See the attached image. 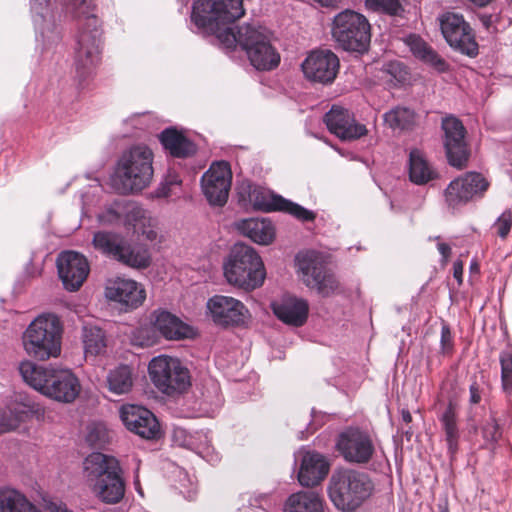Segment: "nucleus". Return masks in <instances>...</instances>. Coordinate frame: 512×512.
I'll use <instances>...</instances> for the list:
<instances>
[{
    "instance_id": "f257e3e1",
    "label": "nucleus",
    "mask_w": 512,
    "mask_h": 512,
    "mask_svg": "<svg viewBox=\"0 0 512 512\" xmlns=\"http://www.w3.org/2000/svg\"><path fill=\"white\" fill-rule=\"evenodd\" d=\"M244 13L243 0H194L191 20L199 34L215 36L226 48L239 44L255 69H275L280 63V54L271 44L265 28L245 25L235 32L230 26Z\"/></svg>"
},
{
    "instance_id": "f03ea898",
    "label": "nucleus",
    "mask_w": 512,
    "mask_h": 512,
    "mask_svg": "<svg viewBox=\"0 0 512 512\" xmlns=\"http://www.w3.org/2000/svg\"><path fill=\"white\" fill-rule=\"evenodd\" d=\"M83 475L95 496L106 504H117L125 495L123 469L118 459L93 452L83 462Z\"/></svg>"
},
{
    "instance_id": "7ed1b4c3",
    "label": "nucleus",
    "mask_w": 512,
    "mask_h": 512,
    "mask_svg": "<svg viewBox=\"0 0 512 512\" xmlns=\"http://www.w3.org/2000/svg\"><path fill=\"white\" fill-rule=\"evenodd\" d=\"M94 0H69L67 9L76 18H84L80 24L75 69L82 80L88 77L100 61L101 35L98 18L91 13Z\"/></svg>"
},
{
    "instance_id": "20e7f679",
    "label": "nucleus",
    "mask_w": 512,
    "mask_h": 512,
    "mask_svg": "<svg viewBox=\"0 0 512 512\" xmlns=\"http://www.w3.org/2000/svg\"><path fill=\"white\" fill-rule=\"evenodd\" d=\"M19 372L27 384L55 401L71 403L80 393L79 380L70 369L24 361Z\"/></svg>"
},
{
    "instance_id": "39448f33",
    "label": "nucleus",
    "mask_w": 512,
    "mask_h": 512,
    "mask_svg": "<svg viewBox=\"0 0 512 512\" xmlns=\"http://www.w3.org/2000/svg\"><path fill=\"white\" fill-rule=\"evenodd\" d=\"M153 152L146 145H134L120 156L112 178L114 188L120 194L140 192L153 179Z\"/></svg>"
},
{
    "instance_id": "423d86ee",
    "label": "nucleus",
    "mask_w": 512,
    "mask_h": 512,
    "mask_svg": "<svg viewBox=\"0 0 512 512\" xmlns=\"http://www.w3.org/2000/svg\"><path fill=\"white\" fill-rule=\"evenodd\" d=\"M373 491L374 483L370 476L350 468L335 470L327 487L329 499L342 512H355L370 498Z\"/></svg>"
},
{
    "instance_id": "0eeeda50",
    "label": "nucleus",
    "mask_w": 512,
    "mask_h": 512,
    "mask_svg": "<svg viewBox=\"0 0 512 512\" xmlns=\"http://www.w3.org/2000/svg\"><path fill=\"white\" fill-rule=\"evenodd\" d=\"M63 325L58 316L42 314L23 333V347L32 358L45 361L61 354Z\"/></svg>"
},
{
    "instance_id": "6e6552de",
    "label": "nucleus",
    "mask_w": 512,
    "mask_h": 512,
    "mask_svg": "<svg viewBox=\"0 0 512 512\" xmlns=\"http://www.w3.org/2000/svg\"><path fill=\"white\" fill-rule=\"evenodd\" d=\"M92 245L106 258L132 269H146L151 264L149 249L143 244L133 243L119 232L97 231L93 235Z\"/></svg>"
},
{
    "instance_id": "1a4fd4ad",
    "label": "nucleus",
    "mask_w": 512,
    "mask_h": 512,
    "mask_svg": "<svg viewBox=\"0 0 512 512\" xmlns=\"http://www.w3.org/2000/svg\"><path fill=\"white\" fill-rule=\"evenodd\" d=\"M223 269L229 284L248 291L260 287L266 276L261 257L243 243H236L232 247Z\"/></svg>"
},
{
    "instance_id": "9d476101",
    "label": "nucleus",
    "mask_w": 512,
    "mask_h": 512,
    "mask_svg": "<svg viewBox=\"0 0 512 512\" xmlns=\"http://www.w3.org/2000/svg\"><path fill=\"white\" fill-rule=\"evenodd\" d=\"M370 30V24L364 15L345 10L334 17L331 33L343 50L363 54L370 46Z\"/></svg>"
},
{
    "instance_id": "9b49d317",
    "label": "nucleus",
    "mask_w": 512,
    "mask_h": 512,
    "mask_svg": "<svg viewBox=\"0 0 512 512\" xmlns=\"http://www.w3.org/2000/svg\"><path fill=\"white\" fill-rule=\"evenodd\" d=\"M296 262L303 283L322 297H329L340 288L335 274L328 268L325 257L315 250L299 252Z\"/></svg>"
},
{
    "instance_id": "f8f14e48",
    "label": "nucleus",
    "mask_w": 512,
    "mask_h": 512,
    "mask_svg": "<svg viewBox=\"0 0 512 512\" xmlns=\"http://www.w3.org/2000/svg\"><path fill=\"white\" fill-rule=\"evenodd\" d=\"M148 370L154 385L167 395L183 392L191 384L189 370L175 357H155L150 361Z\"/></svg>"
},
{
    "instance_id": "ddd939ff",
    "label": "nucleus",
    "mask_w": 512,
    "mask_h": 512,
    "mask_svg": "<svg viewBox=\"0 0 512 512\" xmlns=\"http://www.w3.org/2000/svg\"><path fill=\"white\" fill-rule=\"evenodd\" d=\"M335 448L345 462L355 465L369 463L375 454L371 434L358 427H348L337 436Z\"/></svg>"
},
{
    "instance_id": "4468645a",
    "label": "nucleus",
    "mask_w": 512,
    "mask_h": 512,
    "mask_svg": "<svg viewBox=\"0 0 512 512\" xmlns=\"http://www.w3.org/2000/svg\"><path fill=\"white\" fill-rule=\"evenodd\" d=\"M443 37L451 48L469 57L478 54V44L469 23L461 14L445 12L438 17Z\"/></svg>"
},
{
    "instance_id": "2eb2a0df",
    "label": "nucleus",
    "mask_w": 512,
    "mask_h": 512,
    "mask_svg": "<svg viewBox=\"0 0 512 512\" xmlns=\"http://www.w3.org/2000/svg\"><path fill=\"white\" fill-rule=\"evenodd\" d=\"M248 198L254 208L258 210L285 212L302 222L314 221L316 218L313 211L280 195L270 193L262 187L248 185Z\"/></svg>"
},
{
    "instance_id": "dca6fc26",
    "label": "nucleus",
    "mask_w": 512,
    "mask_h": 512,
    "mask_svg": "<svg viewBox=\"0 0 512 512\" xmlns=\"http://www.w3.org/2000/svg\"><path fill=\"white\" fill-rule=\"evenodd\" d=\"M489 187V182L476 172H469L450 182L444 196L450 208H458L476 197H482Z\"/></svg>"
},
{
    "instance_id": "f3484780",
    "label": "nucleus",
    "mask_w": 512,
    "mask_h": 512,
    "mask_svg": "<svg viewBox=\"0 0 512 512\" xmlns=\"http://www.w3.org/2000/svg\"><path fill=\"white\" fill-rule=\"evenodd\" d=\"M232 172L228 162L213 163L201 178L202 191L212 205L223 206L228 199Z\"/></svg>"
},
{
    "instance_id": "a211bd4d",
    "label": "nucleus",
    "mask_w": 512,
    "mask_h": 512,
    "mask_svg": "<svg viewBox=\"0 0 512 512\" xmlns=\"http://www.w3.org/2000/svg\"><path fill=\"white\" fill-rule=\"evenodd\" d=\"M442 129L448 163L458 169L464 168L469 158L464 125L456 117L449 116L442 120Z\"/></svg>"
},
{
    "instance_id": "6ab92c4d",
    "label": "nucleus",
    "mask_w": 512,
    "mask_h": 512,
    "mask_svg": "<svg viewBox=\"0 0 512 512\" xmlns=\"http://www.w3.org/2000/svg\"><path fill=\"white\" fill-rule=\"evenodd\" d=\"M301 67L310 82L329 85L338 74L340 62L330 50H314L308 54Z\"/></svg>"
},
{
    "instance_id": "aec40b11",
    "label": "nucleus",
    "mask_w": 512,
    "mask_h": 512,
    "mask_svg": "<svg viewBox=\"0 0 512 512\" xmlns=\"http://www.w3.org/2000/svg\"><path fill=\"white\" fill-rule=\"evenodd\" d=\"M213 322L221 327L240 326L245 323L248 310L245 305L230 296L214 295L206 304Z\"/></svg>"
},
{
    "instance_id": "412c9836",
    "label": "nucleus",
    "mask_w": 512,
    "mask_h": 512,
    "mask_svg": "<svg viewBox=\"0 0 512 512\" xmlns=\"http://www.w3.org/2000/svg\"><path fill=\"white\" fill-rule=\"evenodd\" d=\"M57 269L64 287L69 291L78 290L89 274L87 259L75 251H63L57 257Z\"/></svg>"
},
{
    "instance_id": "4be33fe9",
    "label": "nucleus",
    "mask_w": 512,
    "mask_h": 512,
    "mask_svg": "<svg viewBox=\"0 0 512 512\" xmlns=\"http://www.w3.org/2000/svg\"><path fill=\"white\" fill-rule=\"evenodd\" d=\"M121 419L128 430L144 439H156L160 435V425L157 418L151 411L142 406H122Z\"/></svg>"
},
{
    "instance_id": "5701e85b",
    "label": "nucleus",
    "mask_w": 512,
    "mask_h": 512,
    "mask_svg": "<svg viewBox=\"0 0 512 512\" xmlns=\"http://www.w3.org/2000/svg\"><path fill=\"white\" fill-rule=\"evenodd\" d=\"M324 122L328 130L341 140H356L367 134L365 125L357 123L349 110L333 105L325 114Z\"/></svg>"
},
{
    "instance_id": "b1692460",
    "label": "nucleus",
    "mask_w": 512,
    "mask_h": 512,
    "mask_svg": "<svg viewBox=\"0 0 512 512\" xmlns=\"http://www.w3.org/2000/svg\"><path fill=\"white\" fill-rule=\"evenodd\" d=\"M108 300L119 303L125 310L135 309L145 300V290L134 280L116 278L108 280L105 287Z\"/></svg>"
},
{
    "instance_id": "393cba45",
    "label": "nucleus",
    "mask_w": 512,
    "mask_h": 512,
    "mask_svg": "<svg viewBox=\"0 0 512 512\" xmlns=\"http://www.w3.org/2000/svg\"><path fill=\"white\" fill-rule=\"evenodd\" d=\"M154 327L167 340L180 341L196 335L192 326L166 310L155 312Z\"/></svg>"
},
{
    "instance_id": "a878e982",
    "label": "nucleus",
    "mask_w": 512,
    "mask_h": 512,
    "mask_svg": "<svg viewBox=\"0 0 512 512\" xmlns=\"http://www.w3.org/2000/svg\"><path fill=\"white\" fill-rule=\"evenodd\" d=\"M328 472L329 463L323 455L315 452H307L303 455L301 461L298 481L304 487H313L318 485L326 477Z\"/></svg>"
},
{
    "instance_id": "bb28decb",
    "label": "nucleus",
    "mask_w": 512,
    "mask_h": 512,
    "mask_svg": "<svg viewBox=\"0 0 512 512\" xmlns=\"http://www.w3.org/2000/svg\"><path fill=\"white\" fill-rule=\"evenodd\" d=\"M272 309L283 323L300 327L308 318L309 305L306 300L288 297L273 303Z\"/></svg>"
},
{
    "instance_id": "cd10ccee",
    "label": "nucleus",
    "mask_w": 512,
    "mask_h": 512,
    "mask_svg": "<svg viewBox=\"0 0 512 512\" xmlns=\"http://www.w3.org/2000/svg\"><path fill=\"white\" fill-rule=\"evenodd\" d=\"M415 58L438 72H446L449 64L419 35L410 34L404 39Z\"/></svg>"
},
{
    "instance_id": "c85d7f7f",
    "label": "nucleus",
    "mask_w": 512,
    "mask_h": 512,
    "mask_svg": "<svg viewBox=\"0 0 512 512\" xmlns=\"http://www.w3.org/2000/svg\"><path fill=\"white\" fill-rule=\"evenodd\" d=\"M415 58L438 72H446L449 64L419 35L410 34L404 39Z\"/></svg>"
},
{
    "instance_id": "c756f323",
    "label": "nucleus",
    "mask_w": 512,
    "mask_h": 512,
    "mask_svg": "<svg viewBox=\"0 0 512 512\" xmlns=\"http://www.w3.org/2000/svg\"><path fill=\"white\" fill-rule=\"evenodd\" d=\"M415 58L438 72H446L449 64L419 35L410 34L404 39Z\"/></svg>"
},
{
    "instance_id": "7c9ffc66",
    "label": "nucleus",
    "mask_w": 512,
    "mask_h": 512,
    "mask_svg": "<svg viewBox=\"0 0 512 512\" xmlns=\"http://www.w3.org/2000/svg\"><path fill=\"white\" fill-rule=\"evenodd\" d=\"M159 140L166 151L173 157L187 158L196 153V145L175 128H166L159 135Z\"/></svg>"
},
{
    "instance_id": "2f4dec72",
    "label": "nucleus",
    "mask_w": 512,
    "mask_h": 512,
    "mask_svg": "<svg viewBox=\"0 0 512 512\" xmlns=\"http://www.w3.org/2000/svg\"><path fill=\"white\" fill-rule=\"evenodd\" d=\"M125 224L132 226L134 231L141 233L148 240H155L157 232L150 228L151 217L147 210L137 203H129L124 208Z\"/></svg>"
},
{
    "instance_id": "473e14b6",
    "label": "nucleus",
    "mask_w": 512,
    "mask_h": 512,
    "mask_svg": "<svg viewBox=\"0 0 512 512\" xmlns=\"http://www.w3.org/2000/svg\"><path fill=\"white\" fill-rule=\"evenodd\" d=\"M238 229L252 241L267 245L275 237L272 223L266 219H244L238 223Z\"/></svg>"
},
{
    "instance_id": "72a5a7b5",
    "label": "nucleus",
    "mask_w": 512,
    "mask_h": 512,
    "mask_svg": "<svg viewBox=\"0 0 512 512\" xmlns=\"http://www.w3.org/2000/svg\"><path fill=\"white\" fill-rule=\"evenodd\" d=\"M409 179L416 185H425L438 178V173L425 159L418 149L411 150L409 154Z\"/></svg>"
},
{
    "instance_id": "f704fd0d",
    "label": "nucleus",
    "mask_w": 512,
    "mask_h": 512,
    "mask_svg": "<svg viewBox=\"0 0 512 512\" xmlns=\"http://www.w3.org/2000/svg\"><path fill=\"white\" fill-rule=\"evenodd\" d=\"M284 512H324L323 499L314 491H300L290 495Z\"/></svg>"
},
{
    "instance_id": "c9c22d12",
    "label": "nucleus",
    "mask_w": 512,
    "mask_h": 512,
    "mask_svg": "<svg viewBox=\"0 0 512 512\" xmlns=\"http://www.w3.org/2000/svg\"><path fill=\"white\" fill-rule=\"evenodd\" d=\"M133 369L129 365H119L107 375L108 389L117 395L128 393L133 386Z\"/></svg>"
},
{
    "instance_id": "e433bc0d",
    "label": "nucleus",
    "mask_w": 512,
    "mask_h": 512,
    "mask_svg": "<svg viewBox=\"0 0 512 512\" xmlns=\"http://www.w3.org/2000/svg\"><path fill=\"white\" fill-rule=\"evenodd\" d=\"M442 428L445 432L448 452L454 455L458 450L459 430L457 425V417L455 408L452 403L446 407L440 417Z\"/></svg>"
},
{
    "instance_id": "4c0bfd02",
    "label": "nucleus",
    "mask_w": 512,
    "mask_h": 512,
    "mask_svg": "<svg viewBox=\"0 0 512 512\" xmlns=\"http://www.w3.org/2000/svg\"><path fill=\"white\" fill-rule=\"evenodd\" d=\"M0 512H38L22 494L15 490L0 492Z\"/></svg>"
},
{
    "instance_id": "58836bf2",
    "label": "nucleus",
    "mask_w": 512,
    "mask_h": 512,
    "mask_svg": "<svg viewBox=\"0 0 512 512\" xmlns=\"http://www.w3.org/2000/svg\"><path fill=\"white\" fill-rule=\"evenodd\" d=\"M24 410L16 401H9L5 406H0V433L15 430L20 425Z\"/></svg>"
},
{
    "instance_id": "ea45409f",
    "label": "nucleus",
    "mask_w": 512,
    "mask_h": 512,
    "mask_svg": "<svg viewBox=\"0 0 512 512\" xmlns=\"http://www.w3.org/2000/svg\"><path fill=\"white\" fill-rule=\"evenodd\" d=\"M83 343L86 355H99L106 347L103 330L96 326H85L83 329Z\"/></svg>"
},
{
    "instance_id": "a19ab883",
    "label": "nucleus",
    "mask_w": 512,
    "mask_h": 512,
    "mask_svg": "<svg viewBox=\"0 0 512 512\" xmlns=\"http://www.w3.org/2000/svg\"><path fill=\"white\" fill-rule=\"evenodd\" d=\"M385 123L392 129L405 130L414 124V111L407 107L397 106L384 114Z\"/></svg>"
},
{
    "instance_id": "79ce46f5",
    "label": "nucleus",
    "mask_w": 512,
    "mask_h": 512,
    "mask_svg": "<svg viewBox=\"0 0 512 512\" xmlns=\"http://www.w3.org/2000/svg\"><path fill=\"white\" fill-rule=\"evenodd\" d=\"M381 71L383 79L394 87L404 84L409 77L406 66L400 61L385 63Z\"/></svg>"
},
{
    "instance_id": "37998d69",
    "label": "nucleus",
    "mask_w": 512,
    "mask_h": 512,
    "mask_svg": "<svg viewBox=\"0 0 512 512\" xmlns=\"http://www.w3.org/2000/svg\"><path fill=\"white\" fill-rule=\"evenodd\" d=\"M31 12L36 25L55 21L52 0H31Z\"/></svg>"
},
{
    "instance_id": "c03bdc74",
    "label": "nucleus",
    "mask_w": 512,
    "mask_h": 512,
    "mask_svg": "<svg viewBox=\"0 0 512 512\" xmlns=\"http://www.w3.org/2000/svg\"><path fill=\"white\" fill-rule=\"evenodd\" d=\"M181 184L182 180L178 173L169 170L164 178V181L161 182L159 187L156 189L155 194L159 198H168L173 195H177L178 190H180Z\"/></svg>"
},
{
    "instance_id": "a18cd8bd",
    "label": "nucleus",
    "mask_w": 512,
    "mask_h": 512,
    "mask_svg": "<svg viewBox=\"0 0 512 512\" xmlns=\"http://www.w3.org/2000/svg\"><path fill=\"white\" fill-rule=\"evenodd\" d=\"M501 365V384L508 401H512V356L510 353L502 352L500 354Z\"/></svg>"
},
{
    "instance_id": "49530a36",
    "label": "nucleus",
    "mask_w": 512,
    "mask_h": 512,
    "mask_svg": "<svg viewBox=\"0 0 512 512\" xmlns=\"http://www.w3.org/2000/svg\"><path fill=\"white\" fill-rule=\"evenodd\" d=\"M365 2L372 10L391 16H398L404 11L400 0H365Z\"/></svg>"
},
{
    "instance_id": "de8ad7c7",
    "label": "nucleus",
    "mask_w": 512,
    "mask_h": 512,
    "mask_svg": "<svg viewBox=\"0 0 512 512\" xmlns=\"http://www.w3.org/2000/svg\"><path fill=\"white\" fill-rule=\"evenodd\" d=\"M482 434L486 441L494 443L497 442L502 436V430L494 414L486 421L482 428Z\"/></svg>"
},
{
    "instance_id": "09e8293b",
    "label": "nucleus",
    "mask_w": 512,
    "mask_h": 512,
    "mask_svg": "<svg viewBox=\"0 0 512 512\" xmlns=\"http://www.w3.org/2000/svg\"><path fill=\"white\" fill-rule=\"evenodd\" d=\"M494 227L497 230V235L505 239L512 227V211L510 209L505 210L495 221Z\"/></svg>"
},
{
    "instance_id": "8fccbe9b",
    "label": "nucleus",
    "mask_w": 512,
    "mask_h": 512,
    "mask_svg": "<svg viewBox=\"0 0 512 512\" xmlns=\"http://www.w3.org/2000/svg\"><path fill=\"white\" fill-rule=\"evenodd\" d=\"M121 207L116 205V207H108L103 212L98 215V220L103 225H113L118 223L121 220L122 212Z\"/></svg>"
},
{
    "instance_id": "3c124183",
    "label": "nucleus",
    "mask_w": 512,
    "mask_h": 512,
    "mask_svg": "<svg viewBox=\"0 0 512 512\" xmlns=\"http://www.w3.org/2000/svg\"><path fill=\"white\" fill-rule=\"evenodd\" d=\"M173 440L179 446L189 448L191 450L199 449L195 446L193 437L187 433L185 429L176 428L173 431Z\"/></svg>"
},
{
    "instance_id": "603ef678",
    "label": "nucleus",
    "mask_w": 512,
    "mask_h": 512,
    "mask_svg": "<svg viewBox=\"0 0 512 512\" xmlns=\"http://www.w3.org/2000/svg\"><path fill=\"white\" fill-rule=\"evenodd\" d=\"M440 345L443 354H450L453 350V336L448 325L441 328Z\"/></svg>"
},
{
    "instance_id": "864d4df0",
    "label": "nucleus",
    "mask_w": 512,
    "mask_h": 512,
    "mask_svg": "<svg viewBox=\"0 0 512 512\" xmlns=\"http://www.w3.org/2000/svg\"><path fill=\"white\" fill-rule=\"evenodd\" d=\"M470 403L478 404L481 401V390L476 382L470 385Z\"/></svg>"
},
{
    "instance_id": "5fc2aeb1",
    "label": "nucleus",
    "mask_w": 512,
    "mask_h": 512,
    "mask_svg": "<svg viewBox=\"0 0 512 512\" xmlns=\"http://www.w3.org/2000/svg\"><path fill=\"white\" fill-rule=\"evenodd\" d=\"M453 276L457 280L458 284H462L463 281V262L457 260L453 263Z\"/></svg>"
},
{
    "instance_id": "6e6d98bb",
    "label": "nucleus",
    "mask_w": 512,
    "mask_h": 512,
    "mask_svg": "<svg viewBox=\"0 0 512 512\" xmlns=\"http://www.w3.org/2000/svg\"><path fill=\"white\" fill-rule=\"evenodd\" d=\"M437 248L443 259L446 261L451 254V247L446 243H438Z\"/></svg>"
},
{
    "instance_id": "4d7b16f0",
    "label": "nucleus",
    "mask_w": 512,
    "mask_h": 512,
    "mask_svg": "<svg viewBox=\"0 0 512 512\" xmlns=\"http://www.w3.org/2000/svg\"><path fill=\"white\" fill-rule=\"evenodd\" d=\"M469 2L473 3L474 5L478 7H485L489 3H491L493 0H468Z\"/></svg>"
},
{
    "instance_id": "13d9d810",
    "label": "nucleus",
    "mask_w": 512,
    "mask_h": 512,
    "mask_svg": "<svg viewBox=\"0 0 512 512\" xmlns=\"http://www.w3.org/2000/svg\"><path fill=\"white\" fill-rule=\"evenodd\" d=\"M401 416H402V420L405 422V423H410L412 421V416H411V413L408 411V410H402L401 412Z\"/></svg>"
},
{
    "instance_id": "bf43d9fd",
    "label": "nucleus",
    "mask_w": 512,
    "mask_h": 512,
    "mask_svg": "<svg viewBox=\"0 0 512 512\" xmlns=\"http://www.w3.org/2000/svg\"><path fill=\"white\" fill-rule=\"evenodd\" d=\"M88 440L89 441H94V431H90L89 434H88Z\"/></svg>"
},
{
    "instance_id": "052dcab7",
    "label": "nucleus",
    "mask_w": 512,
    "mask_h": 512,
    "mask_svg": "<svg viewBox=\"0 0 512 512\" xmlns=\"http://www.w3.org/2000/svg\"><path fill=\"white\" fill-rule=\"evenodd\" d=\"M470 269H471V270L478 271V265H477V263H472V264H471V266H470Z\"/></svg>"
},
{
    "instance_id": "680f3d73",
    "label": "nucleus",
    "mask_w": 512,
    "mask_h": 512,
    "mask_svg": "<svg viewBox=\"0 0 512 512\" xmlns=\"http://www.w3.org/2000/svg\"><path fill=\"white\" fill-rule=\"evenodd\" d=\"M440 512H449L446 507H441Z\"/></svg>"
},
{
    "instance_id": "e2e57ef3",
    "label": "nucleus",
    "mask_w": 512,
    "mask_h": 512,
    "mask_svg": "<svg viewBox=\"0 0 512 512\" xmlns=\"http://www.w3.org/2000/svg\"><path fill=\"white\" fill-rule=\"evenodd\" d=\"M207 449H208V447H205L203 450H207ZM203 452H204V451H199L198 453H199V454H202Z\"/></svg>"
},
{
    "instance_id": "0e129e2a",
    "label": "nucleus",
    "mask_w": 512,
    "mask_h": 512,
    "mask_svg": "<svg viewBox=\"0 0 512 512\" xmlns=\"http://www.w3.org/2000/svg\"><path fill=\"white\" fill-rule=\"evenodd\" d=\"M218 460V456H215V461ZM210 461H214V459H210Z\"/></svg>"
},
{
    "instance_id": "69168bd1",
    "label": "nucleus",
    "mask_w": 512,
    "mask_h": 512,
    "mask_svg": "<svg viewBox=\"0 0 512 512\" xmlns=\"http://www.w3.org/2000/svg\"><path fill=\"white\" fill-rule=\"evenodd\" d=\"M202 436H204V439H207V436L199 434V437H202Z\"/></svg>"
}]
</instances>
